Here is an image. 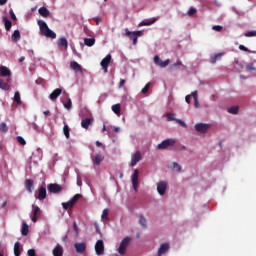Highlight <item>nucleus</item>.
Returning <instances> with one entry per match:
<instances>
[{
    "label": "nucleus",
    "instance_id": "1",
    "mask_svg": "<svg viewBox=\"0 0 256 256\" xmlns=\"http://www.w3.org/2000/svg\"><path fill=\"white\" fill-rule=\"evenodd\" d=\"M38 27L40 29L41 35L47 37L48 39H57V34L49 28L47 22L44 20H38Z\"/></svg>",
    "mask_w": 256,
    "mask_h": 256
},
{
    "label": "nucleus",
    "instance_id": "2",
    "mask_svg": "<svg viewBox=\"0 0 256 256\" xmlns=\"http://www.w3.org/2000/svg\"><path fill=\"white\" fill-rule=\"evenodd\" d=\"M131 241H133V238L127 236L124 239L121 240L119 245L116 246V254L115 256H125L127 255V249L129 245H131Z\"/></svg>",
    "mask_w": 256,
    "mask_h": 256
},
{
    "label": "nucleus",
    "instance_id": "3",
    "mask_svg": "<svg viewBox=\"0 0 256 256\" xmlns=\"http://www.w3.org/2000/svg\"><path fill=\"white\" fill-rule=\"evenodd\" d=\"M81 197H83V195L75 194L68 202L62 203L63 209L65 211H67V209H73V207L75 206V203H77V201H79Z\"/></svg>",
    "mask_w": 256,
    "mask_h": 256
},
{
    "label": "nucleus",
    "instance_id": "4",
    "mask_svg": "<svg viewBox=\"0 0 256 256\" xmlns=\"http://www.w3.org/2000/svg\"><path fill=\"white\" fill-rule=\"evenodd\" d=\"M177 141L173 138L165 139L160 144L157 145V149L159 151H163V149H169V147H173Z\"/></svg>",
    "mask_w": 256,
    "mask_h": 256
},
{
    "label": "nucleus",
    "instance_id": "5",
    "mask_svg": "<svg viewBox=\"0 0 256 256\" xmlns=\"http://www.w3.org/2000/svg\"><path fill=\"white\" fill-rule=\"evenodd\" d=\"M125 35L126 37H130L133 41V45H137V39L138 37H141L143 35V31H129L127 28L125 29Z\"/></svg>",
    "mask_w": 256,
    "mask_h": 256
},
{
    "label": "nucleus",
    "instance_id": "6",
    "mask_svg": "<svg viewBox=\"0 0 256 256\" xmlns=\"http://www.w3.org/2000/svg\"><path fill=\"white\" fill-rule=\"evenodd\" d=\"M131 182H132V187L135 193L139 191V170L135 169L133 174L131 175Z\"/></svg>",
    "mask_w": 256,
    "mask_h": 256
},
{
    "label": "nucleus",
    "instance_id": "7",
    "mask_svg": "<svg viewBox=\"0 0 256 256\" xmlns=\"http://www.w3.org/2000/svg\"><path fill=\"white\" fill-rule=\"evenodd\" d=\"M156 189H157L158 195H160V197H163L165 193H167V182L163 180L159 181L156 184Z\"/></svg>",
    "mask_w": 256,
    "mask_h": 256
},
{
    "label": "nucleus",
    "instance_id": "8",
    "mask_svg": "<svg viewBox=\"0 0 256 256\" xmlns=\"http://www.w3.org/2000/svg\"><path fill=\"white\" fill-rule=\"evenodd\" d=\"M171 63V60L166 59L165 61L161 60L159 55L154 56V64L157 65V67H161L162 69H165Z\"/></svg>",
    "mask_w": 256,
    "mask_h": 256
},
{
    "label": "nucleus",
    "instance_id": "9",
    "mask_svg": "<svg viewBox=\"0 0 256 256\" xmlns=\"http://www.w3.org/2000/svg\"><path fill=\"white\" fill-rule=\"evenodd\" d=\"M96 255L101 256L105 254V244L103 240H98L95 244Z\"/></svg>",
    "mask_w": 256,
    "mask_h": 256
},
{
    "label": "nucleus",
    "instance_id": "10",
    "mask_svg": "<svg viewBox=\"0 0 256 256\" xmlns=\"http://www.w3.org/2000/svg\"><path fill=\"white\" fill-rule=\"evenodd\" d=\"M35 199H39V201H43L44 199H47V189L43 186H41L38 189V193L36 192L34 195Z\"/></svg>",
    "mask_w": 256,
    "mask_h": 256
},
{
    "label": "nucleus",
    "instance_id": "11",
    "mask_svg": "<svg viewBox=\"0 0 256 256\" xmlns=\"http://www.w3.org/2000/svg\"><path fill=\"white\" fill-rule=\"evenodd\" d=\"M169 249H171V246L169 245V243H167V242L162 243L160 245V247L158 248L157 256H163V255L169 253Z\"/></svg>",
    "mask_w": 256,
    "mask_h": 256
},
{
    "label": "nucleus",
    "instance_id": "12",
    "mask_svg": "<svg viewBox=\"0 0 256 256\" xmlns=\"http://www.w3.org/2000/svg\"><path fill=\"white\" fill-rule=\"evenodd\" d=\"M142 156L140 151H136L134 154L131 156V162H130V167H135L139 161H141Z\"/></svg>",
    "mask_w": 256,
    "mask_h": 256
},
{
    "label": "nucleus",
    "instance_id": "13",
    "mask_svg": "<svg viewBox=\"0 0 256 256\" xmlns=\"http://www.w3.org/2000/svg\"><path fill=\"white\" fill-rule=\"evenodd\" d=\"M109 63H111V54H108L100 63L105 73H108L109 71Z\"/></svg>",
    "mask_w": 256,
    "mask_h": 256
},
{
    "label": "nucleus",
    "instance_id": "14",
    "mask_svg": "<svg viewBox=\"0 0 256 256\" xmlns=\"http://www.w3.org/2000/svg\"><path fill=\"white\" fill-rule=\"evenodd\" d=\"M211 125L209 124H205V123H198L195 125V129L196 131H198V133H207V131H209Z\"/></svg>",
    "mask_w": 256,
    "mask_h": 256
},
{
    "label": "nucleus",
    "instance_id": "15",
    "mask_svg": "<svg viewBox=\"0 0 256 256\" xmlns=\"http://www.w3.org/2000/svg\"><path fill=\"white\" fill-rule=\"evenodd\" d=\"M74 248H75L76 253L81 255V254H83L84 251H87V244L84 242L75 243Z\"/></svg>",
    "mask_w": 256,
    "mask_h": 256
},
{
    "label": "nucleus",
    "instance_id": "16",
    "mask_svg": "<svg viewBox=\"0 0 256 256\" xmlns=\"http://www.w3.org/2000/svg\"><path fill=\"white\" fill-rule=\"evenodd\" d=\"M1 77H8L7 81H11V70L7 66H0Z\"/></svg>",
    "mask_w": 256,
    "mask_h": 256
},
{
    "label": "nucleus",
    "instance_id": "17",
    "mask_svg": "<svg viewBox=\"0 0 256 256\" xmlns=\"http://www.w3.org/2000/svg\"><path fill=\"white\" fill-rule=\"evenodd\" d=\"M63 188L59 184H49L48 191L49 193H61Z\"/></svg>",
    "mask_w": 256,
    "mask_h": 256
},
{
    "label": "nucleus",
    "instance_id": "18",
    "mask_svg": "<svg viewBox=\"0 0 256 256\" xmlns=\"http://www.w3.org/2000/svg\"><path fill=\"white\" fill-rule=\"evenodd\" d=\"M92 162L94 167L97 166L99 167V165H101V163L103 162V155L101 154H96L95 156H91Z\"/></svg>",
    "mask_w": 256,
    "mask_h": 256
},
{
    "label": "nucleus",
    "instance_id": "19",
    "mask_svg": "<svg viewBox=\"0 0 256 256\" xmlns=\"http://www.w3.org/2000/svg\"><path fill=\"white\" fill-rule=\"evenodd\" d=\"M63 93V90L61 88L55 89L50 95H49V100L50 101H56V99Z\"/></svg>",
    "mask_w": 256,
    "mask_h": 256
},
{
    "label": "nucleus",
    "instance_id": "20",
    "mask_svg": "<svg viewBox=\"0 0 256 256\" xmlns=\"http://www.w3.org/2000/svg\"><path fill=\"white\" fill-rule=\"evenodd\" d=\"M70 67L73 71H75V73H82L83 72V67L77 63L76 61H72L70 63Z\"/></svg>",
    "mask_w": 256,
    "mask_h": 256
},
{
    "label": "nucleus",
    "instance_id": "21",
    "mask_svg": "<svg viewBox=\"0 0 256 256\" xmlns=\"http://www.w3.org/2000/svg\"><path fill=\"white\" fill-rule=\"evenodd\" d=\"M52 254L54 256H63V246L60 244H57L54 249L52 250Z\"/></svg>",
    "mask_w": 256,
    "mask_h": 256
},
{
    "label": "nucleus",
    "instance_id": "22",
    "mask_svg": "<svg viewBox=\"0 0 256 256\" xmlns=\"http://www.w3.org/2000/svg\"><path fill=\"white\" fill-rule=\"evenodd\" d=\"M90 125H93V118H85L81 121V127L83 129H89Z\"/></svg>",
    "mask_w": 256,
    "mask_h": 256
},
{
    "label": "nucleus",
    "instance_id": "23",
    "mask_svg": "<svg viewBox=\"0 0 256 256\" xmlns=\"http://www.w3.org/2000/svg\"><path fill=\"white\" fill-rule=\"evenodd\" d=\"M38 13H39V15H41V17H44V18H47V17H49V15H51V12L45 6L40 7L38 9Z\"/></svg>",
    "mask_w": 256,
    "mask_h": 256
},
{
    "label": "nucleus",
    "instance_id": "24",
    "mask_svg": "<svg viewBox=\"0 0 256 256\" xmlns=\"http://www.w3.org/2000/svg\"><path fill=\"white\" fill-rule=\"evenodd\" d=\"M157 22V18H152L150 20H143L139 23V27H149V25H153Z\"/></svg>",
    "mask_w": 256,
    "mask_h": 256
},
{
    "label": "nucleus",
    "instance_id": "25",
    "mask_svg": "<svg viewBox=\"0 0 256 256\" xmlns=\"http://www.w3.org/2000/svg\"><path fill=\"white\" fill-rule=\"evenodd\" d=\"M12 43H17L21 41V32L19 30H15L11 36Z\"/></svg>",
    "mask_w": 256,
    "mask_h": 256
},
{
    "label": "nucleus",
    "instance_id": "26",
    "mask_svg": "<svg viewBox=\"0 0 256 256\" xmlns=\"http://www.w3.org/2000/svg\"><path fill=\"white\" fill-rule=\"evenodd\" d=\"M21 251H23V247L21 246V242H15L14 244V255L21 256Z\"/></svg>",
    "mask_w": 256,
    "mask_h": 256
},
{
    "label": "nucleus",
    "instance_id": "27",
    "mask_svg": "<svg viewBox=\"0 0 256 256\" xmlns=\"http://www.w3.org/2000/svg\"><path fill=\"white\" fill-rule=\"evenodd\" d=\"M168 169L171 171H177V173H181L182 167L179 165L177 162H172L169 166Z\"/></svg>",
    "mask_w": 256,
    "mask_h": 256
},
{
    "label": "nucleus",
    "instance_id": "28",
    "mask_svg": "<svg viewBox=\"0 0 256 256\" xmlns=\"http://www.w3.org/2000/svg\"><path fill=\"white\" fill-rule=\"evenodd\" d=\"M58 47H64L65 49H67V47H69V42L67 41V38L62 37L60 39H58Z\"/></svg>",
    "mask_w": 256,
    "mask_h": 256
},
{
    "label": "nucleus",
    "instance_id": "29",
    "mask_svg": "<svg viewBox=\"0 0 256 256\" xmlns=\"http://www.w3.org/2000/svg\"><path fill=\"white\" fill-rule=\"evenodd\" d=\"M191 95H192V97L194 99V107L196 109H199V94H198L197 90L193 91L191 93Z\"/></svg>",
    "mask_w": 256,
    "mask_h": 256
},
{
    "label": "nucleus",
    "instance_id": "30",
    "mask_svg": "<svg viewBox=\"0 0 256 256\" xmlns=\"http://www.w3.org/2000/svg\"><path fill=\"white\" fill-rule=\"evenodd\" d=\"M138 223L140 226H142L144 229L147 228V219L145 218V216L143 214L139 215V220Z\"/></svg>",
    "mask_w": 256,
    "mask_h": 256
},
{
    "label": "nucleus",
    "instance_id": "31",
    "mask_svg": "<svg viewBox=\"0 0 256 256\" xmlns=\"http://www.w3.org/2000/svg\"><path fill=\"white\" fill-rule=\"evenodd\" d=\"M25 187H26L28 193H33V188H34L33 187V180L27 179Z\"/></svg>",
    "mask_w": 256,
    "mask_h": 256
},
{
    "label": "nucleus",
    "instance_id": "32",
    "mask_svg": "<svg viewBox=\"0 0 256 256\" xmlns=\"http://www.w3.org/2000/svg\"><path fill=\"white\" fill-rule=\"evenodd\" d=\"M13 101H14L17 105H22V104H23V102L21 101V93H19V91H16V92H15Z\"/></svg>",
    "mask_w": 256,
    "mask_h": 256
},
{
    "label": "nucleus",
    "instance_id": "33",
    "mask_svg": "<svg viewBox=\"0 0 256 256\" xmlns=\"http://www.w3.org/2000/svg\"><path fill=\"white\" fill-rule=\"evenodd\" d=\"M3 22L5 25L6 31H11V27H13V23L11 22V20L7 19V17H4Z\"/></svg>",
    "mask_w": 256,
    "mask_h": 256
},
{
    "label": "nucleus",
    "instance_id": "34",
    "mask_svg": "<svg viewBox=\"0 0 256 256\" xmlns=\"http://www.w3.org/2000/svg\"><path fill=\"white\" fill-rule=\"evenodd\" d=\"M111 109L115 115H121V104H114L112 105Z\"/></svg>",
    "mask_w": 256,
    "mask_h": 256
},
{
    "label": "nucleus",
    "instance_id": "35",
    "mask_svg": "<svg viewBox=\"0 0 256 256\" xmlns=\"http://www.w3.org/2000/svg\"><path fill=\"white\" fill-rule=\"evenodd\" d=\"M84 45L87 47H93L95 45V38H85Z\"/></svg>",
    "mask_w": 256,
    "mask_h": 256
},
{
    "label": "nucleus",
    "instance_id": "36",
    "mask_svg": "<svg viewBox=\"0 0 256 256\" xmlns=\"http://www.w3.org/2000/svg\"><path fill=\"white\" fill-rule=\"evenodd\" d=\"M221 57H223V53L214 54L210 58V63L214 65V63H217L218 59H221Z\"/></svg>",
    "mask_w": 256,
    "mask_h": 256
},
{
    "label": "nucleus",
    "instance_id": "37",
    "mask_svg": "<svg viewBox=\"0 0 256 256\" xmlns=\"http://www.w3.org/2000/svg\"><path fill=\"white\" fill-rule=\"evenodd\" d=\"M21 234H22L24 237L27 236V235H29V225H27V223H23V224H22Z\"/></svg>",
    "mask_w": 256,
    "mask_h": 256
},
{
    "label": "nucleus",
    "instance_id": "38",
    "mask_svg": "<svg viewBox=\"0 0 256 256\" xmlns=\"http://www.w3.org/2000/svg\"><path fill=\"white\" fill-rule=\"evenodd\" d=\"M0 89L2 91H9V83L4 82L3 79L0 78Z\"/></svg>",
    "mask_w": 256,
    "mask_h": 256
},
{
    "label": "nucleus",
    "instance_id": "39",
    "mask_svg": "<svg viewBox=\"0 0 256 256\" xmlns=\"http://www.w3.org/2000/svg\"><path fill=\"white\" fill-rule=\"evenodd\" d=\"M63 106L68 111H71V109L73 108V102L71 101V98H68L67 102H63Z\"/></svg>",
    "mask_w": 256,
    "mask_h": 256
},
{
    "label": "nucleus",
    "instance_id": "40",
    "mask_svg": "<svg viewBox=\"0 0 256 256\" xmlns=\"http://www.w3.org/2000/svg\"><path fill=\"white\" fill-rule=\"evenodd\" d=\"M228 113L231 115H237V113H239V106H232L228 108Z\"/></svg>",
    "mask_w": 256,
    "mask_h": 256
},
{
    "label": "nucleus",
    "instance_id": "41",
    "mask_svg": "<svg viewBox=\"0 0 256 256\" xmlns=\"http://www.w3.org/2000/svg\"><path fill=\"white\" fill-rule=\"evenodd\" d=\"M180 67H185L181 60H177L174 64L171 65V69H179Z\"/></svg>",
    "mask_w": 256,
    "mask_h": 256
},
{
    "label": "nucleus",
    "instance_id": "42",
    "mask_svg": "<svg viewBox=\"0 0 256 256\" xmlns=\"http://www.w3.org/2000/svg\"><path fill=\"white\" fill-rule=\"evenodd\" d=\"M69 131H70L69 125L65 124L63 127V133H64L66 139H69V137H70Z\"/></svg>",
    "mask_w": 256,
    "mask_h": 256
},
{
    "label": "nucleus",
    "instance_id": "43",
    "mask_svg": "<svg viewBox=\"0 0 256 256\" xmlns=\"http://www.w3.org/2000/svg\"><path fill=\"white\" fill-rule=\"evenodd\" d=\"M166 121H177V118H175V113L169 112L166 114Z\"/></svg>",
    "mask_w": 256,
    "mask_h": 256
},
{
    "label": "nucleus",
    "instance_id": "44",
    "mask_svg": "<svg viewBox=\"0 0 256 256\" xmlns=\"http://www.w3.org/2000/svg\"><path fill=\"white\" fill-rule=\"evenodd\" d=\"M0 131H1L2 133H7V131H9V128L7 127V124H6L5 122H2V123L0 124Z\"/></svg>",
    "mask_w": 256,
    "mask_h": 256
},
{
    "label": "nucleus",
    "instance_id": "45",
    "mask_svg": "<svg viewBox=\"0 0 256 256\" xmlns=\"http://www.w3.org/2000/svg\"><path fill=\"white\" fill-rule=\"evenodd\" d=\"M150 87H151V82H148V83L145 85V87L142 88L141 93H143V95L149 93Z\"/></svg>",
    "mask_w": 256,
    "mask_h": 256
},
{
    "label": "nucleus",
    "instance_id": "46",
    "mask_svg": "<svg viewBox=\"0 0 256 256\" xmlns=\"http://www.w3.org/2000/svg\"><path fill=\"white\" fill-rule=\"evenodd\" d=\"M39 211H41V208H39V206L37 205H33L32 206V215H39Z\"/></svg>",
    "mask_w": 256,
    "mask_h": 256
},
{
    "label": "nucleus",
    "instance_id": "47",
    "mask_svg": "<svg viewBox=\"0 0 256 256\" xmlns=\"http://www.w3.org/2000/svg\"><path fill=\"white\" fill-rule=\"evenodd\" d=\"M246 70L250 71V73H253V71H256L255 65H253V63L247 64Z\"/></svg>",
    "mask_w": 256,
    "mask_h": 256
},
{
    "label": "nucleus",
    "instance_id": "48",
    "mask_svg": "<svg viewBox=\"0 0 256 256\" xmlns=\"http://www.w3.org/2000/svg\"><path fill=\"white\" fill-rule=\"evenodd\" d=\"M239 49H240V51H246L247 53H255V52L249 50V48L245 47V45H243V44L239 45Z\"/></svg>",
    "mask_w": 256,
    "mask_h": 256
},
{
    "label": "nucleus",
    "instance_id": "49",
    "mask_svg": "<svg viewBox=\"0 0 256 256\" xmlns=\"http://www.w3.org/2000/svg\"><path fill=\"white\" fill-rule=\"evenodd\" d=\"M246 37H256V30L248 31L244 34Z\"/></svg>",
    "mask_w": 256,
    "mask_h": 256
},
{
    "label": "nucleus",
    "instance_id": "50",
    "mask_svg": "<svg viewBox=\"0 0 256 256\" xmlns=\"http://www.w3.org/2000/svg\"><path fill=\"white\" fill-rule=\"evenodd\" d=\"M102 219H108L109 217V209H104L101 215Z\"/></svg>",
    "mask_w": 256,
    "mask_h": 256
},
{
    "label": "nucleus",
    "instance_id": "51",
    "mask_svg": "<svg viewBox=\"0 0 256 256\" xmlns=\"http://www.w3.org/2000/svg\"><path fill=\"white\" fill-rule=\"evenodd\" d=\"M17 141L18 143H20V145H27V142L25 141V139L21 136L17 137Z\"/></svg>",
    "mask_w": 256,
    "mask_h": 256
},
{
    "label": "nucleus",
    "instance_id": "52",
    "mask_svg": "<svg viewBox=\"0 0 256 256\" xmlns=\"http://www.w3.org/2000/svg\"><path fill=\"white\" fill-rule=\"evenodd\" d=\"M9 15H10L12 21H17V16L15 15V12H13V9H10Z\"/></svg>",
    "mask_w": 256,
    "mask_h": 256
},
{
    "label": "nucleus",
    "instance_id": "53",
    "mask_svg": "<svg viewBox=\"0 0 256 256\" xmlns=\"http://www.w3.org/2000/svg\"><path fill=\"white\" fill-rule=\"evenodd\" d=\"M195 13H197V9H195V8H190L188 10L189 17H192V15H195Z\"/></svg>",
    "mask_w": 256,
    "mask_h": 256
},
{
    "label": "nucleus",
    "instance_id": "54",
    "mask_svg": "<svg viewBox=\"0 0 256 256\" xmlns=\"http://www.w3.org/2000/svg\"><path fill=\"white\" fill-rule=\"evenodd\" d=\"M176 123H178V125H181V127H187V124L185 123V121L181 119L176 118Z\"/></svg>",
    "mask_w": 256,
    "mask_h": 256
},
{
    "label": "nucleus",
    "instance_id": "55",
    "mask_svg": "<svg viewBox=\"0 0 256 256\" xmlns=\"http://www.w3.org/2000/svg\"><path fill=\"white\" fill-rule=\"evenodd\" d=\"M212 29H213V31H222V29H223V26H221V25H214L213 27H212Z\"/></svg>",
    "mask_w": 256,
    "mask_h": 256
},
{
    "label": "nucleus",
    "instance_id": "56",
    "mask_svg": "<svg viewBox=\"0 0 256 256\" xmlns=\"http://www.w3.org/2000/svg\"><path fill=\"white\" fill-rule=\"evenodd\" d=\"M77 185L78 187H82L83 185V180H81V177L77 176Z\"/></svg>",
    "mask_w": 256,
    "mask_h": 256
},
{
    "label": "nucleus",
    "instance_id": "57",
    "mask_svg": "<svg viewBox=\"0 0 256 256\" xmlns=\"http://www.w3.org/2000/svg\"><path fill=\"white\" fill-rule=\"evenodd\" d=\"M28 256H35V249H29L27 252Z\"/></svg>",
    "mask_w": 256,
    "mask_h": 256
},
{
    "label": "nucleus",
    "instance_id": "58",
    "mask_svg": "<svg viewBox=\"0 0 256 256\" xmlns=\"http://www.w3.org/2000/svg\"><path fill=\"white\" fill-rule=\"evenodd\" d=\"M191 97H193V95H191V94H189V95H186V97H185V101H186V103H191Z\"/></svg>",
    "mask_w": 256,
    "mask_h": 256
},
{
    "label": "nucleus",
    "instance_id": "59",
    "mask_svg": "<svg viewBox=\"0 0 256 256\" xmlns=\"http://www.w3.org/2000/svg\"><path fill=\"white\" fill-rule=\"evenodd\" d=\"M31 219L33 223H37V215H33Z\"/></svg>",
    "mask_w": 256,
    "mask_h": 256
},
{
    "label": "nucleus",
    "instance_id": "60",
    "mask_svg": "<svg viewBox=\"0 0 256 256\" xmlns=\"http://www.w3.org/2000/svg\"><path fill=\"white\" fill-rule=\"evenodd\" d=\"M123 85H125V80H124V79H121V80H120V83H119V87H123Z\"/></svg>",
    "mask_w": 256,
    "mask_h": 256
},
{
    "label": "nucleus",
    "instance_id": "61",
    "mask_svg": "<svg viewBox=\"0 0 256 256\" xmlns=\"http://www.w3.org/2000/svg\"><path fill=\"white\" fill-rule=\"evenodd\" d=\"M94 20L96 21L97 25H99V23H101V18H99V17L94 18Z\"/></svg>",
    "mask_w": 256,
    "mask_h": 256
},
{
    "label": "nucleus",
    "instance_id": "62",
    "mask_svg": "<svg viewBox=\"0 0 256 256\" xmlns=\"http://www.w3.org/2000/svg\"><path fill=\"white\" fill-rule=\"evenodd\" d=\"M73 227H74V231L76 232V233H78V228H77V223L76 222H74V224H73Z\"/></svg>",
    "mask_w": 256,
    "mask_h": 256
},
{
    "label": "nucleus",
    "instance_id": "63",
    "mask_svg": "<svg viewBox=\"0 0 256 256\" xmlns=\"http://www.w3.org/2000/svg\"><path fill=\"white\" fill-rule=\"evenodd\" d=\"M114 131L115 133H119V131H121V127H114Z\"/></svg>",
    "mask_w": 256,
    "mask_h": 256
},
{
    "label": "nucleus",
    "instance_id": "64",
    "mask_svg": "<svg viewBox=\"0 0 256 256\" xmlns=\"http://www.w3.org/2000/svg\"><path fill=\"white\" fill-rule=\"evenodd\" d=\"M7 3V0H0V5H5Z\"/></svg>",
    "mask_w": 256,
    "mask_h": 256
}]
</instances>
